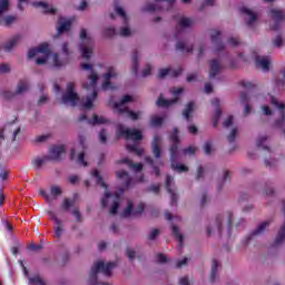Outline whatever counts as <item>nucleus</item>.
Listing matches in <instances>:
<instances>
[{"instance_id": "nucleus-22", "label": "nucleus", "mask_w": 285, "mask_h": 285, "mask_svg": "<svg viewBox=\"0 0 285 285\" xmlns=\"http://www.w3.org/2000/svg\"><path fill=\"white\" fill-rule=\"evenodd\" d=\"M222 60L213 59L209 63V78L215 79L222 72Z\"/></svg>"}, {"instance_id": "nucleus-31", "label": "nucleus", "mask_w": 285, "mask_h": 285, "mask_svg": "<svg viewBox=\"0 0 285 285\" xmlns=\"http://www.w3.org/2000/svg\"><path fill=\"white\" fill-rule=\"evenodd\" d=\"M85 154L83 153H78L77 149L71 150V159L72 161H77L80 166H88V163L83 159Z\"/></svg>"}, {"instance_id": "nucleus-11", "label": "nucleus", "mask_w": 285, "mask_h": 285, "mask_svg": "<svg viewBox=\"0 0 285 285\" xmlns=\"http://www.w3.org/2000/svg\"><path fill=\"white\" fill-rule=\"evenodd\" d=\"M268 17L271 18L272 30H279L282 22L285 20V12L282 9H269Z\"/></svg>"}, {"instance_id": "nucleus-57", "label": "nucleus", "mask_w": 285, "mask_h": 285, "mask_svg": "<svg viewBox=\"0 0 285 285\" xmlns=\"http://www.w3.org/2000/svg\"><path fill=\"white\" fill-rule=\"evenodd\" d=\"M126 255L130 259V262H132V259H135L137 253L132 248H127Z\"/></svg>"}, {"instance_id": "nucleus-39", "label": "nucleus", "mask_w": 285, "mask_h": 285, "mask_svg": "<svg viewBox=\"0 0 285 285\" xmlns=\"http://www.w3.org/2000/svg\"><path fill=\"white\" fill-rule=\"evenodd\" d=\"M218 271H219V262L217 259H214L212 262L210 282H215L217 279Z\"/></svg>"}, {"instance_id": "nucleus-51", "label": "nucleus", "mask_w": 285, "mask_h": 285, "mask_svg": "<svg viewBox=\"0 0 285 285\" xmlns=\"http://www.w3.org/2000/svg\"><path fill=\"white\" fill-rule=\"evenodd\" d=\"M119 35L120 37H130L132 35V30H130V27L125 26L120 28Z\"/></svg>"}, {"instance_id": "nucleus-45", "label": "nucleus", "mask_w": 285, "mask_h": 285, "mask_svg": "<svg viewBox=\"0 0 285 285\" xmlns=\"http://www.w3.org/2000/svg\"><path fill=\"white\" fill-rule=\"evenodd\" d=\"M10 10V0H0V19Z\"/></svg>"}, {"instance_id": "nucleus-5", "label": "nucleus", "mask_w": 285, "mask_h": 285, "mask_svg": "<svg viewBox=\"0 0 285 285\" xmlns=\"http://www.w3.org/2000/svg\"><path fill=\"white\" fill-rule=\"evenodd\" d=\"M178 132L179 130L175 128L174 132L170 135V140L173 142L170 147L171 168L176 173H186L188 170V167L183 164H177V159H179V137L177 136Z\"/></svg>"}, {"instance_id": "nucleus-26", "label": "nucleus", "mask_w": 285, "mask_h": 285, "mask_svg": "<svg viewBox=\"0 0 285 285\" xmlns=\"http://www.w3.org/2000/svg\"><path fill=\"white\" fill-rule=\"evenodd\" d=\"M240 12L246 16L247 26H255L257 22V14H255V12L250 11V9L246 7L240 8Z\"/></svg>"}, {"instance_id": "nucleus-16", "label": "nucleus", "mask_w": 285, "mask_h": 285, "mask_svg": "<svg viewBox=\"0 0 285 285\" xmlns=\"http://www.w3.org/2000/svg\"><path fill=\"white\" fill-rule=\"evenodd\" d=\"M62 193L63 190L61 187L57 185L51 186L50 194L46 193L43 189L40 190V195L46 199L47 204H52V202H55V199H57Z\"/></svg>"}, {"instance_id": "nucleus-21", "label": "nucleus", "mask_w": 285, "mask_h": 285, "mask_svg": "<svg viewBox=\"0 0 285 285\" xmlns=\"http://www.w3.org/2000/svg\"><path fill=\"white\" fill-rule=\"evenodd\" d=\"M181 72V67H177L176 69H173L170 67L163 68L158 72L159 79H166V77H179V73Z\"/></svg>"}, {"instance_id": "nucleus-50", "label": "nucleus", "mask_w": 285, "mask_h": 285, "mask_svg": "<svg viewBox=\"0 0 285 285\" xmlns=\"http://www.w3.org/2000/svg\"><path fill=\"white\" fill-rule=\"evenodd\" d=\"M164 124V118L161 116H153L151 117V126L157 128V126H161Z\"/></svg>"}, {"instance_id": "nucleus-20", "label": "nucleus", "mask_w": 285, "mask_h": 285, "mask_svg": "<svg viewBox=\"0 0 285 285\" xmlns=\"http://www.w3.org/2000/svg\"><path fill=\"white\" fill-rule=\"evenodd\" d=\"M72 21H75L73 18H59L57 26L58 35L68 32V30H70V27L72 26Z\"/></svg>"}, {"instance_id": "nucleus-38", "label": "nucleus", "mask_w": 285, "mask_h": 285, "mask_svg": "<svg viewBox=\"0 0 285 285\" xmlns=\"http://www.w3.org/2000/svg\"><path fill=\"white\" fill-rule=\"evenodd\" d=\"M30 88V85L26 80H21L16 89V95H23L24 92H28Z\"/></svg>"}, {"instance_id": "nucleus-61", "label": "nucleus", "mask_w": 285, "mask_h": 285, "mask_svg": "<svg viewBox=\"0 0 285 285\" xmlns=\"http://www.w3.org/2000/svg\"><path fill=\"white\" fill-rule=\"evenodd\" d=\"M156 262H158L159 264H164V263L168 262V258L164 254H158L156 256Z\"/></svg>"}, {"instance_id": "nucleus-36", "label": "nucleus", "mask_w": 285, "mask_h": 285, "mask_svg": "<svg viewBox=\"0 0 285 285\" xmlns=\"http://www.w3.org/2000/svg\"><path fill=\"white\" fill-rule=\"evenodd\" d=\"M268 226H271V219L261 223L254 230V235H264V233L268 230Z\"/></svg>"}, {"instance_id": "nucleus-47", "label": "nucleus", "mask_w": 285, "mask_h": 285, "mask_svg": "<svg viewBox=\"0 0 285 285\" xmlns=\"http://www.w3.org/2000/svg\"><path fill=\"white\" fill-rule=\"evenodd\" d=\"M46 161H48V158L38 157V158L33 159L32 164H33V167L36 168V170H41V167L43 166V164H46Z\"/></svg>"}, {"instance_id": "nucleus-35", "label": "nucleus", "mask_w": 285, "mask_h": 285, "mask_svg": "<svg viewBox=\"0 0 285 285\" xmlns=\"http://www.w3.org/2000/svg\"><path fill=\"white\" fill-rule=\"evenodd\" d=\"M212 41L217 45L218 50H224V45L219 43V37H222V32L217 29L210 31Z\"/></svg>"}, {"instance_id": "nucleus-63", "label": "nucleus", "mask_w": 285, "mask_h": 285, "mask_svg": "<svg viewBox=\"0 0 285 285\" xmlns=\"http://www.w3.org/2000/svg\"><path fill=\"white\" fill-rule=\"evenodd\" d=\"M224 128H230L233 126V116H229L224 122H223Z\"/></svg>"}, {"instance_id": "nucleus-15", "label": "nucleus", "mask_w": 285, "mask_h": 285, "mask_svg": "<svg viewBox=\"0 0 285 285\" xmlns=\"http://www.w3.org/2000/svg\"><path fill=\"white\" fill-rule=\"evenodd\" d=\"M165 217H166V219L171 222L173 234L175 235L176 239L178 240L179 246H181V244L184 242V235H181L179 227H177V225H176L177 223L181 222V218L178 216H173V214H170V213H166Z\"/></svg>"}, {"instance_id": "nucleus-23", "label": "nucleus", "mask_w": 285, "mask_h": 285, "mask_svg": "<svg viewBox=\"0 0 285 285\" xmlns=\"http://www.w3.org/2000/svg\"><path fill=\"white\" fill-rule=\"evenodd\" d=\"M256 66L264 72H268L271 70V57L256 56Z\"/></svg>"}, {"instance_id": "nucleus-7", "label": "nucleus", "mask_w": 285, "mask_h": 285, "mask_svg": "<svg viewBox=\"0 0 285 285\" xmlns=\"http://www.w3.org/2000/svg\"><path fill=\"white\" fill-rule=\"evenodd\" d=\"M79 50L82 59H90V57H92L95 40L92 39V35L86 29L80 30Z\"/></svg>"}, {"instance_id": "nucleus-41", "label": "nucleus", "mask_w": 285, "mask_h": 285, "mask_svg": "<svg viewBox=\"0 0 285 285\" xmlns=\"http://www.w3.org/2000/svg\"><path fill=\"white\" fill-rule=\"evenodd\" d=\"M75 206V199L65 198L62 200V204L60 206L61 210H65V213H69L70 209Z\"/></svg>"}, {"instance_id": "nucleus-64", "label": "nucleus", "mask_w": 285, "mask_h": 285, "mask_svg": "<svg viewBox=\"0 0 285 285\" xmlns=\"http://www.w3.org/2000/svg\"><path fill=\"white\" fill-rule=\"evenodd\" d=\"M151 70H153V67L150 65H147L142 70V77H148Z\"/></svg>"}, {"instance_id": "nucleus-25", "label": "nucleus", "mask_w": 285, "mask_h": 285, "mask_svg": "<svg viewBox=\"0 0 285 285\" xmlns=\"http://www.w3.org/2000/svg\"><path fill=\"white\" fill-rule=\"evenodd\" d=\"M175 179L170 176H167L166 178V188L171 197V206L177 202V194L175 193V187H173V183Z\"/></svg>"}, {"instance_id": "nucleus-29", "label": "nucleus", "mask_w": 285, "mask_h": 285, "mask_svg": "<svg viewBox=\"0 0 285 285\" xmlns=\"http://www.w3.org/2000/svg\"><path fill=\"white\" fill-rule=\"evenodd\" d=\"M117 177L122 181L124 188H130V184H132V178L127 174L126 170L117 171Z\"/></svg>"}, {"instance_id": "nucleus-42", "label": "nucleus", "mask_w": 285, "mask_h": 285, "mask_svg": "<svg viewBox=\"0 0 285 285\" xmlns=\"http://www.w3.org/2000/svg\"><path fill=\"white\" fill-rule=\"evenodd\" d=\"M176 50H179L180 52H193V46L184 41H179L176 45Z\"/></svg>"}, {"instance_id": "nucleus-14", "label": "nucleus", "mask_w": 285, "mask_h": 285, "mask_svg": "<svg viewBox=\"0 0 285 285\" xmlns=\"http://www.w3.org/2000/svg\"><path fill=\"white\" fill-rule=\"evenodd\" d=\"M181 92H184V88L174 87L171 89V95L174 99L168 100V99H165L164 96H160L157 100V106H159L160 108H169V106H173V104H177V99H179V96L181 95Z\"/></svg>"}, {"instance_id": "nucleus-28", "label": "nucleus", "mask_w": 285, "mask_h": 285, "mask_svg": "<svg viewBox=\"0 0 285 285\" xmlns=\"http://www.w3.org/2000/svg\"><path fill=\"white\" fill-rule=\"evenodd\" d=\"M66 153V146L59 145L50 148V159H59Z\"/></svg>"}, {"instance_id": "nucleus-8", "label": "nucleus", "mask_w": 285, "mask_h": 285, "mask_svg": "<svg viewBox=\"0 0 285 285\" xmlns=\"http://www.w3.org/2000/svg\"><path fill=\"white\" fill-rule=\"evenodd\" d=\"M19 132H21V126L17 125V122L13 121L6 124L0 128V145L3 144L6 139L14 141Z\"/></svg>"}, {"instance_id": "nucleus-34", "label": "nucleus", "mask_w": 285, "mask_h": 285, "mask_svg": "<svg viewBox=\"0 0 285 285\" xmlns=\"http://www.w3.org/2000/svg\"><path fill=\"white\" fill-rule=\"evenodd\" d=\"M145 161L149 164V166H151L154 175H156V177H159V166H164V161L158 160L157 163H155V160H153V158L150 157H146Z\"/></svg>"}, {"instance_id": "nucleus-56", "label": "nucleus", "mask_w": 285, "mask_h": 285, "mask_svg": "<svg viewBox=\"0 0 285 285\" xmlns=\"http://www.w3.org/2000/svg\"><path fill=\"white\" fill-rule=\"evenodd\" d=\"M99 140L101 141V144H106V141H108V134L106 132L105 129H102L99 132Z\"/></svg>"}, {"instance_id": "nucleus-19", "label": "nucleus", "mask_w": 285, "mask_h": 285, "mask_svg": "<svg viewBox=\"0 0 285 285\" xmlns=\"http://www.w3.org/2000/svg\"><path fill=\"white\" fill-rule=\"evenodd\" d=\"M176 21L178 23V30L179 28L184 30L186 28H193V26H195V19L181 14L176 16Z\"/></svg>"}, {"instance_id": "nucleus-46", "label": "nucleus", "mask_w": 285, "mask_h": 285, "mask_svg": "<svg viewBox=\"0 0 285 285\" xmlns=\"http://www.w3.org/2000/svg\"><path fill=\"white\" fill-rule=\"evenodd\" d=\"M127 149L129 150V153H136V155H144V148H139L137 146V142H134L132 145L127 144Z\"/></svg>"}, {"instance_id": "nucleus-62", "label": "nucleus", "mask_w": 285, "mask_h": 285, "mask_svg": "<svg viewBox=\"0 0 285 285\" xmlns=\"http://www.w3.org/2000/svg\"><path fill=\"white\" fill-rule=\"evenodd\" d=\"M7 72H10V66L6 63L0 65V73L6 75Z\"/></svg>"}, {"instance_id": "nucleus-53", "label": "nucleus", "mask_w": 285, "mask_h": 285, "mask_svg": "<svg viewBox=\"0 0 285 285\" xmlns=\"http://www.w3.org/2000/svg\"><path fill=\"white\" fill-rule=\"evenodd\" d=\"M238 132H239V130L237 128L232 129V131L227 136V140L229 141V144H233V141H235Z\"/></svg>"}, {"instance_id": "nucleus-27", "label": "nucleus", "mask_w": 285, "mask_h": 285, "mask_svg": "<svg viewBox=\"0 0 285 285\" xmlns=\"http://www.w3.org/2000/svg\"><path fill=\"white\" fill-rule=\"evenodd\" d=\"M35 8H41L46 14H57V9L55 7H50L48 3L40 1V2H32Z\"/></svg>"}, {"instance_id": "nucleus-24", "label": "nucleus", "mask_w": 285, "mask_h": 285, "mask_svg": "<svg viewBox=\"0 0 285 285\" xmlns=\"http://www.w3.org/2000/svg\"><path fill=\"white\" fill-rule=\"evenodd\" d=\"M151 150L156 159H159V157H161V137L159 136L154 137L151 142Z\"/></svg>"}, {"instance_id": "nucleus-40", "label": "nucleus", "mask_w": 285, "mask_h": 285, "mask_svg": "<svg viewBox=\"0 0 285 285\" xmlns=\"http://www.w3.org/2000/svg\"><path fill=\"white\" fill-rule=\"evenodd\" d=\"M196 108L197 106L195 105V102L190 101L183 111V117H185L187 120L190 119V114L195 112Z\"/></svg>"}, {"instance_id": "nucleus-9", "label": "nucleus", "mask_w": 285, "mask_h": 285, "mask_svg": "<svg viewBox=\"0 0 285 285\" xmlns=\"http://www.w3.org/2000/svg\"><path fill=\"white\" fill-rule=\"evenodd\" d=\"M105 73L101 76L102 79V90H115V86L111 82L112 79H117L119 77V72H117V68L112 65H105Z\"/></svg>"}, {"instance_id": "nucleus-49", "label": "nucleus", "mask_w": 285, "mask_h": 285, "mask_svg": "<svg viewBox=\"0 0 285 285\" xmlns=\"http://www.w3.org/2000/svg\"><path fill=\"white\" fill-rule=\"evenodd\" d=\"M267 140L268 137H266V135L259 136L256 142L258 148H264V150H268V146L265 145V141Z\"/></svg>"}, {"instance_id": "nucleus-12", "label": "nucleus", "mask_w": 285, "mask_h": 285, "mask_svg": "<svg viewBox=\"0 0 285 285\" xmlns=\"http://www.w3.org/2000/svg\"><path fill=\"white\" fill-rule=\"evenodd\" d=\"M146 208V205L144 203H140L135 208L132 205V200L127 199L126 200V208L122 210L121 216L122 217H137L144 213Z\"/></svg>"}, {"instance_id": "nucleus-32", "label": "nucleus", "mask_w": 285, "mask_h": 285, "mask_svg": "<svg viewBox=\"0 0 285 285\" xmlns=\"http://www.w3.org/2000/svg\"><path fill=\"white\" fill-rule=\"evenodd\" d=\"M212 105L214 106V108H216L214 115V126H217V121H219V117H222V109H219V106H222V101L215 98L212 100Z\"/></svg>"}, {"instance_id": "nucleus-48", "label": "nucleus", "mask_w": 285, "mask_h": 285, "mask_svg": "<svg viewBox=\"0 0 285 285\" xmlns=\"http://www.w3.org/2000/svg\"><path fill=\"white\" fill-rule=\"evenodd\" d=\"M115 10L118 17H120V19L124 21V23H128V14H126L124 8L116 6Z\"/></svg>"}, {"instance_id": "nucleus-43", "label": "nucleus", "mask_w": 285, "mask_h": 285, "mask_svg": "<svg viewBox=\"0 0 285 285\" xmlns=\"http://www.w3.org/2000/svg\"><path fill=\"white\" fill-rule=\"evenodd\" d=\"M29 285H46V279L41 275H35L29 277Z\"/></svg>"}, {"instance_id": "nucleus-37", "label": "nucleus", "mask_w": 285, "mask_h": 285, "mask_svg": "<svg viewBox=\"0 0 285 285\" xmlns=\"http://www.w3.org/2000/svg\"><path fill=\"white\" fill-rule=\"evenodd\" d=\"M139 59H141V55L139 52H135L131 57V61H132L131 70L134 75H137V72L139 71Z\"/></svg>"}, {"instance_id": "nucleus-3", "label": "nucleus", "mask_w": 285, "mask_h": 285, "mask_svg": "<svg viewBox=\"0 0 285 285\" xmlns=\"http://www.w3.org/2000/svg\"><path fill=\"white\" fill-rule=\"evenodd\" d=\"M91 177L96 179V184L105 188V196L101 199L102 208H109L110 215H117L119 208V194H110L108 185L104 181V176L98 169L91 170Z\"/></svg>"}, {"instance_id": "nucleus-44", "label": "nucleus", "mask_w": 285, "mask_h": 285, "mask_svg": "<svg viewBox=\"0 0 285 285\" xmlns=\"http://www.w3.org/2000/svg\"><path fill=\"white\" fill-rule=\"evenodd\" d=\"M17 21V16H3L0 18V26H12Z\"/></svg>"}, {"instance_id": "nucleus-54", "label": "nucleus", "mask_w": 285, "mask_h": 285, "mask_svg": "<svg viewBox=\"0 0 285 285\" xmlns=\"http://www.w3.org/2000/svg\"><path fill=\"white\" fill-rule=\"evenodd\" d=\"M71 215L76 218V222H83V218L81 217V212H79V208L75 207L71 212Z\"/></svg>"}, {"instance_id": "nucleus-33", "label": "nucleus", "mask_w": 285, "mask_h": 285, "mask_svg": "<svg viewBox=\"0 0 285 285\" xmlns=\"http://www.w3.org/2000/svg\"><path fill=\"white\" fill-rule=\"evenodd\" d=\"M121 164H127V166L134 170V173H141L144 170V165L141 163L135 164L132 160L125 158L121 160Z\"/></svg>"}, {"instance_id": "nucleus-18", "label": "nucleus", "mask_w": 285, "mask_h": 285, "mask_svg": "<svg viewBox=\"0 0 285 285\" xmlns=\"http://www.w3.org/2000/svg\"><path fill=\"white\" fill-rule=\"evenodd\" d=\"M20 40L21 36H13L9 40L0 45V50H2V52H12L13 48H17V46H19Z\"/></svg>"}, {"instance_id": "nucleus-30", "label": "nucleus", "mask_w": 285, "mask_h": 285, "mask_svg": "<svg viewBox=\"0 0 285 285\" xmlns=\"http://www.w3.org/2000/svg\"><path fill=\"white\" fill-rule=\"evenodd\" d=\"M91 126H102L104 124H110V120L105 116L94 115L92 119L87 120Z\"/></svg>"}, {"instance_id": "nucleus-1", "label": "nucleus", "mask_w": 285, "mask_h": 285, "mask_svg": "<svg viewBox=\"0 0 285 285\" xmlns=\"http://www.w3.org/2000/svg\"><path fill=\"white\" fill-rule=\"evenodd\" d=\"M81 68L87 72V82L82 83V88L88 90L90 95L86 98L79 99L77 92H75V82L67 83V92L62 96V104L65 106H81L86 110H90L92 108V104H95V99H97V82L99 81V75L95 71V68L90 63H82Z\"/></svg>"}, {"instance_id": "nucleus-60", "label": "nucleus", "mask_w": 285, "mask_h": 285, "mask_svg": "<svg viewBox=\"0 0 285 285\" xmlns=\"http://www.w3.org/2000/svg\"><path fill=\"white\" fill-rule=\"evenodd\" d=\"M187 264H188V257H185V258L176 262V267L184 268V266H186Z\"/></svg>"}, {"instance_id": "nucleus-6", "label": "nucleus", "mask_w": 285, "mask_h": 285, "mask_svg": "<svg viewBox=\"0 0 285 285\" xmlns=\"http://www.w3.org/2000/svg\"><path fill=\"white\" fill-rule=\"evenodd\" d=\"M224 224H227L228 228L233 225V212L228 210L224 214L216 216L215 220L207 228V235H222Z\"/></svg>"}, {"instance_id": "nucleus-4", "label": "nucleus", "mask_w": 285, "mask_h": 285, "mask_svg": "<svg viewBox=\"0 0 285 285\" xmlns=\"http://www.w3.org/2000/svg\"><path fill=\"white\" fill-rule=\"evenodd\" d=\"M130 101H134L132 96H124L122 99L114 105V110L120 117H127L128 119H131L132 121H137V119H141L144 116L142 111H132L128 109L127 104H130Z\"/></svg>"}, {"instance_id": "nucleus-2", "label": "nucleus", "mask_w": 285, "mask_h": 285, "mask_svg": "<svg viewBox=\"0 0 285 285\" xmlns=\"http://www.w3.org/2000/svg\"><path fill=\"white\" fill-rule=\"evenodd\" d=\"M59 50L62 55V58L59 57V53L50 55V45L48 42H43L37 48L30 49L28 57L29 59L37 57L36 63L38 66H43V63L50 59L51 66H53V68H63V66L68 63V59L70 57V45H68L66 41H62L59 45Z\"/></svg>"}, {"instance_id": "nucleus-52", "label": "nucleus", "mask_w": 285, "mask_h": 285, "mask_svg": "<svg viewBox=\"0 0 285 285\" xmlns=\"http://www.w3.org/2000/svg\"><path fill=\"white\" fill-rule=\"evenodd\" d=\"M10 171L8 170V169H6V166H3V165H1L0 164V179L2 180V181H6V179H8V174H9Z\"/></svg>"}, {"instance_id": "nucleus-13", "label": "nucleus", "mask_w": 285, "mask_h": 285, "mask_svg": "<svg viewBox=\"0 0 285 285\" xmlns=\"http://www.w3.org/2000/svg\"><path fill=\"white\" fill-rule=\"evenodd\" d=\"M155 3H148L144 7L145 12H159V10H170L173 8V4L175 3V0H154Z\"/></svg>"}, {"instance_id": "nucleus-17", "label": "nucleus", "mask_w": 285, "mask_h": 285, "mask_svg": "<svg viewBox=\"0 0 285 285\" xmlns=\"http://www.w3.org/2000/svg\"><path fill=\"white\" fill-rule=\"evenodd\" d=\"M49 219L55 223V235L56 237H61L63 235V222L57 217V214L52 210L48 212Z\"/></svg>"}, {"instance_id": "nucleus-55", "label": "nucleus", "mask_w": 285, "mask_h": 285, "mask_svg": "<svg viewBox=\"0 0 285 285\" xmlns=\"http://www.w3.org/2000/svg\"><path fill=\"white\" fill-rule=\"evenodd\" d=\"M204 151L206 155H210V153H213V142L210 141L205 142Z\"/></svg>"}, {"instance_id": "nucleus-59", "label": "nucleus", "mask_w": 285, "mask_h": 285, "mask_svg": "<svg viewBox=\"0 0 285 285\" xmlns=\"http://www.w3.org/2000/svg\"><path fill=\"white\" fill-rule=\"evenodd\" d=\"M274 46H276V48H282V46H284V39H282V36H277L274 39Z\"/></svg>"}, {"instance_id": "nucleus-10", "label": "nucleus", "mask_w": 285, "mask_h": 285, "mask_svg": "<svg viewBox=\"0 0 285 285\" xmlns=\"http://www.w3.org/2000/svg\"><path fill=\"white\" fill-rule=\"evenodd\" d=\"M117 135L124 137L125 139H130L131 141H141L144 136L139 129L126 128L124 125H117Z\"/></svg>"}, {"instance_id": "nucleus-58", "label": "nucleus", "mask_w": 285, "mask_h": 285, "mask_svg": "<svg viewBox=\"0 0 285 285\" xmlns=\"http://www.w3.org/2000/svg\"><path fill=\"white\" fill-rule=\"evenodd\" d=\"M184 155H195L197 153V147L189 146L183 150Z\"/></svg>"}]
</instances>
